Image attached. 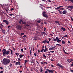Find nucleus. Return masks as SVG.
<instances>
[{"label": "nucleus", "instance_id": "f257e3e1", "mask_svg": "<svg viewBox=\"0 0 73 73\" xmlns=\"http://www.w3.org/2000/svg\"><path fill=\"white\" fill-rule=\"evenodd\" d=\"M3 64L5 65H7L10 63V59L8 58H4L3 60Z\"/></svg>", "mask_w": 73, "mask_h": 73}, {"label": "nucleus", "instance_id": "f03ea898", "mask_svg": "<svg viewBox=\"0 0 73 73\" xmlns=\"http://www.w3.org/2000/svg\"><path fill=\"white\" fill-rule=\"evenodd\" d=\"M2 52H3V56H5L6 55L9 54L10 51H7L5 48H4L2 50Z\"/></svg>", "mask_w": 73, "mask_h": 73}, {"label": "nucleus", "instance_id": "7ed1b4c3", "mask_svg": "<svg viewBox=\"0 0 73 73\" xmlns=\"http://www.w3.org/2000/svg\"><path fill=\"white\" fill-rule=\"evenodd\" d=\"M53 41H57V42L59 43L61 42V40H59V38L58 37H56V39H54V40H52Z\"/></svg>", "mask_w": 73, "mask_h": 73}, {"label": "nucleus", "instance_id": "20e7f679", "mask_svg": "<svg viewBox=\"0 0 73 73\" xmlns=\"http://www.w3.org/2000/svg\"><path fill=\"white\" fill-rule=\"evenodd\" d=\"M56 65L57 66H59V67H60L62 69H63L64 68V66H63L61 65V64L59 63H58L56 64Z\"/></svg>", "mask_w": 73, "mask_h": 73}, {"label": "nucleus", "instance_id": "39448f33", "mask_svg": "<svg viewBox=\"0 0 73 73\" xmlns=\"http://www.w3.org/2000/svg\"><path fill=\"white\" fill-rule=\"evenodd\" d=\"M16 27L17 29H18V30H21L22 29V28L19 25L16 26Z\"/></svg>", "mask_w": 73, "mask_h": 73}, {"label": "nucleus", "instance_id": "423d86ee", "mask_svg": "<svg viewBox=\"0 0 73 73\" xmlns=\"http://www.w3.org/2000/svg\"><path fill=\"white\" fill-rule=\"evenodd\" d=\"M3 23H6V25H9V22H8V21H7V20H3Z\"/></svg>", "mask_w": 73, "mask_h": 73}, {"label": "nucleus", "instance_id": "0eeeda50", "mask_svg": "<svg viewBox=\"0 0 73 73\" xmlns=\"http://www.w3.org/2000/svg\"><path fill=\"white\" fill-rule=\"evenodd\" d=\"M46 70L47 71H48V72H50V73H53V72H54V70H50L48 68H47L46 69Z\"/></svg>", "mask_w": 73, "mask_h": 73}, {"label": "nucleus", "instance_id": "6e6552de", "mask_svg": "<svg viewBox=\"0 0 73 73\" xmlns=\"http://www.w3.org/2000/svg\"><path fill=\"white\" fill-rule=\"evenodd\" d=\"M66 60L68 62H69V63H70V62H72V61H73V59H67Z\"/></svg>", "mask_w": 73, "mask_h": 73}, {"label": "nucleus", "instance_id": "1a4fd4ad", "mask_svg": "<svg viewBox=\"0 0 73 73\" xmlns=\"http://www.w3.org/2000/svg\"><path fill=\"white\" fill-rule=\"evenodd\" d=\"M40 64H42V65H44V64H46L47 65L48 64V63L46 62H44V61H42V62H41Z\"/></svg>", "mask_w": 73, "mask_h": 73}, {"label": "nucleus", "instance_id": "9d476101", "mask_svg": "<svg viewBox=\"0 0 73 73\" xmlns=\"http://www.w3.org/2000/svg\"><path fill=\"white\" fill-rule=\"evenodd\" d=\"M68 8H70V9H73V6H67Z\"/></svg>", "mask_w": 73, "mask_h": 73}, {"label": "nucleus", "instance_id": "9b49d317", "mask_svg": "<svg viewBox=\"0 0 73 73\" xmlns=\"http://www.w3.org/2000/svg\"><path fill=\"white\" fill-rule=\"evenodd\" d=\"M43 17H46V18H48V15H47L46 14H43Z\"/></svg>", "mask_w": 73, "mask_h": 73}, {"label": "nucleus", "instance_id": "f8f14e48", "mask_svg": "<svg viewBox=\"0 0 73 73\" xmlns=\"http://www.w3.org/2000/svg\"><path fill=\"white\" fill-rule=\"evenodd\" d=\"M47 50L48 51V48H45L44 50V52H47Z\"/></svg>", "mask_w": 73, "mask_h": 73}, {"label": "nucleus", "instance_id": "ddd939ff", "mask_svg": "<svg viewBox=\"0 0 73 73\" xmlns=\"http://www.w3.org/2000/svg\"><path fill=\"white\" fill-rule=\"evenodd\" d=\"M63 52L64 53L66 54H68V53L66 52L65 50H64V49H63Z\"/></svg>", "mask_w": 73, "mask_h": 73}, {"label": "nucleus", "instance_id": "4468645a", "mask_svg": "<svg viewBox=\"0 0 73 73\" xmlns=\"http://www.w3.org/2000/svg\"><path fill=\"white\" fill-rule=\"evenodd\" d=\"M68 1V0H65V1ZM68 1H71V2H72V3H73V0H68Z\"/></svg>", "mask_w": 73, "mask_h": 73}, {"label": "nucleus", "instance_id": "2eb2a0df", "mask_svg": "<svg viewBox=\"0 0 73 73\" xmlns=\"http://www.w3.org/2000/svg\"><path fill=\"white\" fill-rule=\"evenodd\" d=\"M66 10H64L62 12V13H63V14H66Z\"/></svg>", "mask_w": 73, "mask_h": 73}, {"label": "nucleus", "instance_id": "dca6fc26", "mask_svg": "<svg viewBox=\"0 0 73 73\" xmlns=\"http://www.w3.org/2000/svg\"><path fill=\"white\" fill-rule=\"evenodd\" d=\"M61 29L63 30V31H66V29H65V28H64V27H62L61 28Z\"/></svg>", "mask_w": 73, "mask_h": 73}, {"label": "nucleus", "instance_id": "f3484780", "mask_svg": "<svg viewBox=\"0 0 73 73\" xmlns=\"http://www.w3.org/2000/svg\"><path fill=\"white\" fill-rule=\"evenodd\" d=\"M42 43L45 44H46V40H43L42 42Z\"/></svg>", "mask_w": 73, "mask_h": 73}, {"label": "nucleus", "instance_id": "a211bd4d", "mask_svg": "<svg viewBox=\"0 0 73 73\" xmlns=\"http://www.w3.org/2000/svg\"><path fill=\"white\" fill-rule=\"evenodd\" d=\"M19 56L20 58H22V57H23V56H24V55L20 54Z\"/></svg>", "mask_w": 73, "mask_h": 73}, {"label": "nucleus", "instance_id": "6ab92c4d", "mask_svg": "<svg viewBox=\"0 0 73 73\" xmlns=\"http://www.w3.org/2000/svg\"><path fill=\"white\" fill-rule=\"evenodd\" d=\"M58 11H59L60 13V14H62V11H60V10H58Z\"/></svg>", "mask_w": 73, "mask_h": 73}, {"label": "nucleus", "instance_id": "aec40b11", "mask_svg": "<svg viewBox=\"0 0 73 73\" xmlns=\"http://www.w3.org/2000/svg\"><path fill=\"white\" fill-rule=\"evenodd\" d=\"M19 63H20V61H18V62H16L15 65H18V64Z\"/></svg>", "mask_w": 73, "mask_h": 73}, {"label": "nucleus", "instance_id": "412c9836", "mask_svg": "<svg viewBox=\"0 0 73 73\" xmlns=\"http://www.w3.org/2000/svg\"><path fill=\"white\" fill-rule=\"evenodd\" d=\"M2 32L3 33H5V30L2 29Z\"/></svg>", "mask_w": 73, "mask_h": 73}, {"label": "nucleus", "instance_id": "4be33fe9", "mask_svg": "<svg viewBox=\"0 0 73 73\" xmlns=\"http://www.w3.org/2000/svg\"><path fill=\"white\" fill-rule=\"evenodd\" d=\"M49 50H54L53 49V48H52L51 47H50L49 48Z\"/></svg>", "mask_w": 73, "mask_h": 73}, {"label": "nucleus", "instance_id": "5701e85b", "mask_svg": "<svg viewBox=\"0 0 73 73\" xmlns=\"http://www.w3.org/2000/svg\"><path fill=\"white\" fill-rule=\"evenodd\" d=\"M41 33H43V35H46V33L44 31H43Z\"/></svg>", "mask_w": 73, "mask_h": 73}, {"label": "nucleus", "instance_id": "b1692460", "mask_svg": "<svg viewBox=\"0 0 73 73\" xmlns=\"http://www.w3.org/2000/svg\"><path fill=\"white\" fill-rule=\"evenodd\" d=\"M62 44H65V41H62Z\"/></svg>", "mask_w": 73, "mask_h": 73}, {"label": "nucleus", "instance_id": "393cba45", "mask_svg": "<svg viewBox=\"0 0 73 73\" xmlns=\"http://www.w3.org/2000/svg\"><path fill=\"white\" fill-rule=\"evenodd\" d=\"M25 64H26V63L28 62V60H25Z\"/></svg>", "mask_w": 73, "mask_h": 73}, {"label": "nucleus", "instance_id": "a878e982", "mask_svg": "<svg viewBox=\"0 0 73 73\" xmlns=\"http://www.w3.org/2000/svg\"><path fill=\"white\" fill-rule=\"evenodd\" d=\"M43 57H44L45 58H46V56H45V55L44 54H43Z\"/></svg>", "mask_w": 73, "mask_h": 73}, {"label": "nucleus", "instance_id": "bb28decb", "mask_svg": "<svg viewBox=\"0 0 73 73\" xmlns=\"http://www.w3.org/2000/svg\"><path fill=\"white\" fill-rule=\"evenodd\" d=\"M44 50V48H42V50H40V52H42Z\"/></svg>", "mask_w": 73, "mask_h": 73}, {"label": "nucleus", "instance_id": "cd10ccee", "mask_svg": "<svg viewBox=\"0 0 73 73\" xmlns=\"http://www.w3.org/2000/svg\"><path fill=\"white\" fill-rule=\"evenodd\" d=\"M45 13H46V12L45 11H44L42 13V14L43 15H45Z\"/></svg>", "mask_w": 73, "mask_h": 73}, {"label": "nucleus", "instance_id": "c85d7f7f", "mask_svg": "<svg viewBox=\"0 0 73 73\" xmlns=\"http://www.w3.org/2000/svg\"><path fill=\"white\" fill-rule=\"evenodd\" d=\"M22 23L23 24H26V23L24 21H22Z\"/></svg>", "mask_w": 73, "mask_h": 73}, {"label": "nucleus", "instance_id": "c756f323", "mask_svg": "<svg viewBox=\"0 0 73 73\" xmlns=\"http://www.w3.org/2000/svg\"><path fill=\"white\" fill-rule=\"evenodd\" d=\"M15 55H16V56H19V53L17 52L15 53Z\"/></svg>", "mask_w": 73, "mask_h": 73}, {"label": "nucleus", "instance_id": "7c9ffc66", "mask_svg": "<svg viewBox=\"0 0 73 73\" xmlns=\"http://www.w3.org/2000/svg\"><path fill=\"white\" fill-rule=\"evenodd\" d=\"M10 51H11V54H13V53H12V49H10Z\"/></svg>", "mask_w": 73, "mask_h": 73}, {"label": "nucleus", "instance_id": "2f4dec72", "mask_svg": "<svg viewBox=\"0 0 73 73\" xmlns=\"http://www.w3.org/2000/svg\"><path fill=\"white\" fill-rule=\"evenodd\" d=\"M37 22L38 23H41V21L38 20L37 21Z\"/></svg>", "mask_w": 73, "mask_h": 73}, {"label": "nucleus", "instance_id": "473e14b6", "mask_svg": "<svg viewBox=\"0 0 73 73\" xmlns=\"http://www.w3.org/2000/svg\"><path fill=\"white\" fill-rule=\"evenodd\" d=\"M21 50L22 52H23V53H24V50H23V48H22Z\"/></svg>", "mask_w": 73, "mask_h": 73}, {"label": "nucleus", "instance_id": "72a5a7b5", "mask_svg": "<svg viewBox=\"0 0 73 73\" xmlns=\"http://www.w3.org/2000/svg\"><path fill=\"white\" fill-rule=\"evenodd\" d=\"M59 9H60V10H64V8L60 7Z\"/></svg>", "mask_w": 73, "mask_h": 73}, {"label": "nucleus", "instance_id": "f704fd0d", "mask_svg": "<svg viewBox=\"0 0 73 73\" xmlns=\"http://www.w3.org/2000/svg\"><path fill=\"white\" fill-rule=\"evenodd\" d=\"M48 43V44H49V41L48 40H47L46 41V43Z\"/></svg>", "mask_w": 73, "mask_h": 73}, {"label": "nucleus", "instance_id": "c9c22d12", "mask_svg": "<svg viewBox=\"0 0 73 73\" xmlns=\"http://www.w3.org/2000/svg\"><path fill=\"white\" fill-rule=\"evenodd\" d=\"M22 22V20L21 19L20 21H19V23L20 24H21Z\"/></svg>", "mask_w": 73, "mask_h": 73}, {"label": "nucleus", "instance_id": "e433bc0d", "mask_svg": "<svg viewBox=\"0 0 73 73\" xmlns=\"http://www.w3.org/2000/svg\"><path fill=\"white\" fill-rule=\"evenodd\" d=\"M23 37L24 38H25V37H26V38H27V37H28V36L27 35H24Z\"/></svg>", "mask_w": 73, "mask_h": 73}, {"label": "nucleus", "instance_id": "4c0bfd02", "mask_svg": "<svg viewBox=\"0 0 73 73\" xmlns=\"http://www.w3.org/2000/svg\"><path fill=\"white\" fill-rule=\"evenodd\" d=\"M56 45H58V46H61V45L58 44H56Z\"/></svg>", "mask_w": 73, "mask_h": 73}, {"label": "nucleus", "instance_id": "58836bf2", "mask_svg": "<svg viewBox=\"0 0 73 73\" xmlns=\"http://www.w3.org/2000/svg\"><path fill=\"white\" fill-rule=\"evenodd\" d=\"M37 40V37H35L34 38V40H35V41H36Z\"/></svg>", "mask_w": 73, "mask_h": 73}, {"label": "nucleus", "instance_id": "ea45409f", "mask_svg": "<svg viewBox=\"0 0 73 73\" xmlns=\"http://www.w3.org/2000/svg\"><path fill=\"white\" fill-rule=\"evenodd\" d=\"M13 10H15V9H14L13 8H12L11 9V11H12Z\"/></svg>", "mask_w": 73, "mask_h": 73}, {"label": "nucleus", "instance_id": "a19ab883", "mask_svg": "<svg viewBox=\"0 0 73 73\" xmlns=\"http://www.w3.org/2000/svg\"><path fill=\"white\" fill-rule=\"evenodd\" d=\"M34 54L35 56V57H36L37 56V54H36V53H34Z\"/></svg>", "mask_w": 73, "mask_h": 73}, {"label": "nucleus", "instance_id": "79ce46f5", "mask_svg": "<svg viewBox=\"0 0 73 73\" xmlns=\"http://www.w3.org/2000/svg\"><path fill=\"white\" fill-rule=\"evenodd\" d=\"M9 66H10V67H11V66H12V64L11 63L10 64Z\"/></svg>", "mask_w": 73, "mask_h": 73}, {"label": "nucleus", "instance_id": "37998d69", "mask_svg": "<svg viewBox=\"0 0 73 73\" xmlns=\"http://www.w3.org/2000/svg\"><path fill=\"white\" fill-rule=\"evenodd\" d=\"M0 25L1 26V27H4V25L2 24H0Z\"/></svg>", "mask_w": 73, "mask_h": 73}, {"label": "nucleus", "instance_id": "c03bdc74", "mask_svg": "<svg viewBox=\"0 0 73 73\" xmlns=\"http://www.w3.org/2000/svg\"><path fill=\"white\" fill-rule=\"evenodd\" d=\"M50 52L51 53H54V51H50Z\"/></svg>", "mask_w": 73, "mask_h": 73}, {"label": "nucleus", "instance_id": "a18cd8bd", "mask_svg": "<svg viewBox=\"0 0 73 73\" xmlns=\"http://www.w3.org/2000/svg\"><path fill=\"white\" fill-rule=\"evenodd\" d=\"M64 37H68V35H66L64 36Z\"/></svg>", "mask_w": 73, "mask_h": 73}, {"label": "nucleus", "instance_id": "49530a36", "mask_svg": "<svg viewBox=\"0 0 73 73\" xmlns=\"http://www.w3.org/2000/svg\"><path fill=\"white\" fill-rule=\"evenodd\" d=\"M55 23H59V22H58L57 21H55Z\"/></svg>", "mask_w": 73, "mask_h": 73}, {"label": "nucleus", "instance_id": "de8ad7c7", "mask_svg": "<svg viewBox=\"0 0 73 73\" xmlns=\"http://www.w3.org/2000/svg\"><path fill=\"white\" fill-rule=\"evenodd\" d=\"M21 35H24V33H21Z\"/></svg>", "mask_w": 73, "mask_h": 73}, {"label": "nucleus", "instance_id": "09e8293b", "mask_svg": "<svg viewBox=\"0 0 73 73\" xmlns=\"http://www.w3.org/2000/svg\"><path fill=\"white\" fill-rule=\"evenodd\" d=\"M51 66H52V68H54V66L53 65V64L51 65Z\"/></svg>", "mask_w": 73, "mask_h": 73}, {"label": "nucleus", "instance_id": "8fccbe9b", "mask_svg": "<svg viewBox=\"0 0 73 73\" xmlns=\"http://www.w3.org/2000/svg\"><path fill=\"white\" fill-rule=\"evenodd\" d=\"M40 5H41V6H42V7H43L44 8H45V6H43V5H42L41 4H40Z\"/></svg>", "mask_w": 73, "mask_h": 73}, {"label": "nucleus", "instance_id": "3c124183", "mask_svg": "<svg viewBox=\"0 0 73 73\" xmlns=\"http://www.w3.org/2000/svg\"><path fill=\"white\" fill-rule=\"evenodd\" d=\"M9 15H10V16H13V14H9Z\"/></svg>", "mask_w": 73, "mask_h": 73}, {"label": "nucleus", "instance_id": "603ef678", "mask_svg": "<svg viewBox=\"0 0 73 73\" xmlns=\"http://www.w3.org/2000/svg\"><path fill=\"white\" fill-rule=\"evenodd\" d=\"M11 26L10 25H9L7 27L8 28H9L11 27Z\"/></svg>", "mask_w": 73, "mask_h": 73}, {"label": "nucleus", "instance_id": "864d4df0", "mask_svg": "<svg viewBox=\"0 0 73 73\" xmlns=\"http://www.w3.org/2000/svg\"><path fill=\"white\" fill-rule=\"evenodd\" d=\"M51 48H54V49L55 48H56V46L53 47V46H51Z\"/></svg>", "mask_w": 73, "mask_h": 73}, {"label": "nucleus", "instance_id": "5fc2aeb1", "mask_svg": "<svg viewBox=\"0 0 73 73\" xmlns=\"http://www.w3.org/2000/svg\"><path fill=\"white\" fill-rule=\"evenodd\" d=\"M32 54V49H31L30 50V54H31V53Z\"/></svg>", "mask_w": 73, "mask_h": 73}, {"label": "nucleus", "instance_id": "6e6d98bb", "mask_svg": "<svg viewBox=\"0 0 73 73\" xmlns=\"http://www.w3.org/2000/svg\"><path fill=\"white\" fill-rule=\"evenodd\" d=\"M18 60L19 61H21V59L20 58H18Z\"/></svg>", "mask_w": 73, "mask_h": 73}, {"label": "nucleus", "instance_id": "4d7b16f0", "mask_svg": "<svg viewBox=\"0 0 73 73\" xmlns=\"http://www.w3.org/2000/svg\"><path fill=\"white\" fill-rule=\"evenodd\" d=\"M4 72V71H2L0 72V73H3Z\"/></svg>", "mask_w": 73, "mask_h": 73}, {"label": "nucleus", "instance_id": "13d9d810", "mask_svg": "<svg viewBox=\"0 0 73 73\" xmlns=\"http://www.w3.org/2000/svg\"><path fill=\"white\" fill-rule=\"evenodd\" d=\"M40 72H42V68L40 69Z\"/></svg>", "mask_w": 73, "mask_h": 73}, {"label": "nucleus", "instance_id": "bf43d9fd", "mask_svg": "<svg viewBox=\"0 0 73 73\" xmlns=\"http://www.w3.org/2000/svg\"><path fill=\"white\" fill-rule=\"evenodd\" d=\"M70 71L71 72H73V70H70Z\"/></svg>", "mask_w": 73, "mask_h": 73}, {"label": "nucleus", "instance_id": "052dcab7", "mask_svg": "<svg viewBox=\"0 0 73 73\" xmlns=\"http://www.w3.org/2000/svg\"><path fill=\"white\" fill-rule=\"evenodd\" d=\"M60 6L58 7H57L58 9H60Z\"/></svg>", "mask_w": 73, "mask_h": 73}, {"label": "nucleus", "instance_id": "680f3d73", "mask_svg": "<svg viewBox=\"0 0 73 73\" xmlns=\"http://www.w3.org/2000/svg\"><path fill=\"white\" fill-rule=\"evenodd\" d=\"M40 50H38V53H40Z\"/></svg>", "mask_w": 73, "mask_h": 73}, {"label": "nucleus", "instance_id": "e2e57ef3", "mask_svg": "<svg viewBox=\"0 0 73 73\" xmlns=\"http://www.w3.org/2000/svg\"><path fill=\"white\" fill-rule=\"evenodd\" d=\"M12 48H13V49L14 50H15V48H14L13 47H12Z\"/></svg>", "mask_w": 73, "mask_h": 73}, {"label": "nucleus", "instance_id": "0e129e2a", "mask_svg": "<svg viewBox=\"0 0 73 73\" xmlns=\"http://www.w3.org/2000/svg\"><path fill=\"white\" fill-rule=\"evenodd\" d=\"M64 37H64H64H62V39H63V38H64V39L65 38H64Z\"/></svg>", "mask_w": 73, "mask_h": 73}, {"label": "nucleus", "instance_id": "69168bd1", "mask_svg": "<svg viewBox=\"0 0 73 73\" xmlns=\"http://www.w3.org/2000/svg\"><path fill=\"white\" fill-rule=\"evenodd\" d=\"M8 10H7V9H5V11H7V13H8Z\"/></svg>", "mask_w": 73, "mask_h": 73}, {"label": "nucleus", "instance_id": "338daca9", "mask_svg": "<svg viewBox=\"0 0 73 73\" xmlns=\"http://www.w3.org/2000/svg\"><path fill=\"white\" fill-rule=\"evenodd\" d=\"M71 20H72V21L73 22V18H71Z\"/></svg>", "mask_w": 73, "mask_h": 73}, {"label": "nucleus", "instance_id": "774afa93", "mask_svg": "<svg viewBox=\"0 0 73 73\" xmlns=\"http://www.w3.org/2000/svg\"><path fill=\"white\" fill-rule=\"evenodd\" d=\"M69 10L70 11H71V12H72V9H69Z\"/></svg>", "mask_w": 73, "mask_h": 73}]
</instances>
